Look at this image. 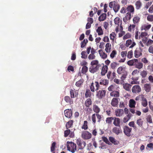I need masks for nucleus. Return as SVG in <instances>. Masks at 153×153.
<instances>
[{
	"label": "nucleus",
	"mask_w": 153,
	"mask_h": 153,
	"mask_svg": "<svg viewBox=\"0 0 153 153\" xmlns=\"http://www.w3.org/2000/svg\"><path fill=\"white\" fill-rule=\"evenodd\" d=\"M68 150L72 153H74L76 150V144L72 142L68 141L66 144Z\"/></svg>",
	"instance_id": "obj_1"
},
{
	"label": "nucleus",
	"mask_w": 153,
	"mask_h": 153,
	"mask_svg": "<svg viewBox=\"0 0 153 153\" xmlns=\"http://www.w3.org/2000/svg\"><path fill=\"white\" fill-rule=\"evenodd\" d=\"M136 45V43L133 39L127 40L126 41L125 44V45L126 47H129L130 48H132Z\"/></svg>",
	"instance_id": "obj_2"
},
{
	"label": "nucleus",
	"mask_w": 153,
	"mask_h": 153,
	"mask_svg": "<svg viewBox=\"0 0 153 153\" xmlns=\"http://www.w3.org/2000/svg\"><path fill=\"white\" fill-rule=\"evenodd\" d=\"M99 87V83L95 82L94 83L92 82L90 86V89L91 91L94 92L95 91L98 90Z\"/></svg>",
	"instance_id": "obj_3"
},
{
	"label": "nucleus",
	"mask_w": 153,
	"mask_h": 153,
	"mask_svg": "<svg viewBox=\"0 0 153 153\" xmlns=\"http://www.w3.org/2000/svg\"><path fill=\"white\" fill-rule=\"evenodd\" d=\"M91 134L87 131H84L82 133L81 137L84 140H88L91 137Z\"/></svg>",
	"instance_id": "obj_4"
},
{
	"label": "nucleus",
	"mask_w": 153,
	"mask_h": 153,
	"mask_svg": "<svg viewBox=\"0 0 153 153\" xmlns=\"http://www.w3.org/2000/svg\"><path fill=\"white\" fill-rule=\"evenodd\" d=\"M76 143L78 145L79 149H83L86 146V143L85 141H82L80 138L77 139L76 141Z\"/></svg>",
	"instance_id": "obj_5"
},
{
	"label": "nucleus",
	"mask_w": 153,
	"mask_h": 153,
	"mask_svg": "<svg viewBox=\"0 0 153 153\" xmlns=\"http://www.w3.org/2000/svg\"><path fill=\"white\" fill-rule=\"evenodd\" d=\"M105 90H101L97 92L96 96L99 99H101L105 97Z\"/></svg>",
	"instance_id": "obj_6"
},
{
	"label": "nucleus",
	"mask_w": 153,
	"mask_h": 153,
	"mask_svg": "<svg viewBox=\"0 0 153 153\" xmlns=\"http://www.w3.org/2000/svg\"><path fill=\"white\" fill-rule=\"evenodd\" d=\"M131 91L133 94H137L141 91V88L139 85H135L132 87Z\"/></svg>",
	"instance_id": "obj_7"
},
{
	"label": "nucleus",
	"mask_w": 153,
	"mask_h": 153,
	"mask_svg": "<svg viewBox=\"0 0 153 153\" xmlns=\"http://www.w3.org/2000/svg\"><path fill=\"white\" fill-rule=\"evenodd\" d=\"M142 50L139 47L138 48H136L134 51V56L136 58H138L142 55Z\"/></svg>",
	"instance_id": "obj_8"
},
{
	"label": "nucleus",
	"mask_w": 153,
	"mask_h": 153,
	"mask_svg": "<svg viewBox=\"0 0 153 153\" xmlns=\"http://www.w3.org/2000/svg\"><path fill=\"white\" fill-rule=\"evenodd\" d=\"M101 65L91 66L89 68L90 71L92 73H94L98 71L100 68Z\"/></svg>",
	"instance_id": "obj_9"
},
{
	"label": "nucleus",
	"mask_w": 153,
	"mask_h": 153,
	"mask_svg": "<svg viewBox=\"0 0 153 153\" xmlns=\"http://www.w3.org/2000/svg\"><path fill=\"white\" fill-rule=\"evenodd\" d=\"M131 128H129L128 126H126L124 128V133L127 136L129 137L131 135Z\"/></svg>",
	"instance_id": "obj_10"
},
{
	"label": "nucleus",
	"mask_w": 153,
	"mask_h": 153,
	"mask_svg": "<svg viewBox=\"0 0 153 153\" xmlns=\"http://www.w3.org/2000/svg\"><path fill=\"white\" fill-rule=\"evenodd\" d=\"M115 113L117 117L122 116L124 114V111L122 109H117L115 110Z\"/></svg>",
	"instance_id": "obj_11"
},
{
	"label": "nucleus",
	"mask_w": 153,
	"mask_h": 153,
	"mask_svg": "<svg viewBox=\"0 0 153 153\" xmlns=\"http://www.w3.org/2000/svg\"><path fill=\"white\" fill-rule=\"evenodd\" d=\"M64 114L65 116L68 118H70L72 115L71 109H67L65 110Z\"/></svg>",
	"instance_id": "obj_12"
},
{
	"label": "nucleus",
	"mask_w": 153,
	"mask_h": 153,
	"mask_svg": "<svg viewBox=\"0 0 153 153\" xmlns=\"http://www.w3.org/2000/svg\"><path fill=\"white\" fill-rule=\"evenodd\" d=\"M113 124L116 126L120 127V120L118 118H114Z\"/></svg>",
	"instance_id": "obj_13"
},
{
	"label": "nucleus",
	"mask_w": 153,
	"mask_h": 153,
	"mask_svg": "<svg viewBox=\"0 0 153 153\" xmlns=\"http://www.w3.org/2000/svg\"><path fill=\"white\" fill-rule=\"evenodd\" d=\"M134 66L135 68L140 69L143 68V64L142 63L138 62V59H137V60L134 64Z\"/></svg>",
	"instance_id": "obj_14"
},
{
	"label": "nucleus",
	"mask_w": 153,
	"mask_h": 153,
	"mask_svg": "<svg viewBox=\"0 0 153 153\" xmlns=\"http://www.w3.org/2000/svg\"><path fill=\"white\" fill-rule=\"evenodd\" d=\"M144 90L146 92H149L151 90V85L150 84H146L144 85Z\"/></svg>",
	"instance_id": "obj_15"
},
{
	"label": "nucleus",
	"mask_w": 153,
	"mask_h": 153,
	"mask_svg": "<svg viewBox=\"0 0 153 153\" xmlns=\"http://www.w3.org/2000/svg\"><path fill=\"white\" fill-rule=\"evenodd\" d=\"M151 27V25L150 24H144L141 27V30H143L146 31L149 30Z\"/></svg>",
	"instance_id": "obj_16"
},
{
	"label": "nucleus",
	"mask_w": 153,
	"mask_h": 153,
	"mask_svg": "<svg viewBox=\"0 0 153 153\" xmlns=\"http://www.w3.org/2000/svg\"><path fill=\"white\" fill-rule=\"evenodd\" d=\"M132 115L130 113H129L126 116L124 117L123 119V122L124 123H126L130 119Z\"/></svg>",
	"instance_id": "obj_17"
},
{
	"label": "nucleus",
	"mask_w": 153,
	"mask_h": 153,
	"mask_svg": "<svg viewBox=\"0 0 153 153\" xmlns=\"http://www.w3.org/2000/svg\"><path fill=\"white\" fill-rule=\"evenodd\" d=\"M131 85L129 84L126 83L123 85V88L126 90L130 91Z\"/></svg>",
	"instance_id": "obj_18"
},
{
	"label": "nucleus",
	"mask_w": 153,
	"mask_h": 153,
	"mask_svg": "<svg viewBox=\"0 0 153 153\" xmlns=\"http://www.w3.org/2000/svg\"><path fill=\"white\" fill-rule=\"evenodd\" d=\"M136 103V102L133 99H130L129 101V106L131 108H135Z\"/></svg>",
	"instance_id": "obj_19"
},
{
	"label": "nucleus",
	"mask_w": 153,
	"mask_h": 153,
	"mask_svg": "<svg viewBox=\"0 0 153 153\" xmlns=\"http://www.w3.org/2000/svg\"><path fill=\"white\" fill-rule=\"evenodd\" d=\"M108 67L107 65H104L102 68L101 74L102 75H104L107 73L108 71Z\"/></svg>",
	"instance_id": "obj_20"
},
{
	"label": "nucleus",
	"mask_w": 153,
	"mask_h": 153,
	"mask_svg": "<svg viewBox=\"0 0 153 153\" xmlns=\"http://www.w3.org/2000/svg\"><path fill=\"white\" fill-rule=\"evenodd\" d=\"M111 45L109 43L106 44L105 46V51L107 53H109L111 49Z\"/></svg>",
	"instance_id": "obj_21"
},
{
	"label": "nucleus",
	"mask_w": 153,
	"mask_h": 153,
	"mask_svg": "<svg viewBox=\"0 0 153 153\" xmlns=\"http://www.w3.org/2000/svg\"><path fill=\"white\" fill-rule=\"evenodd\" d=\"M117 128V127H114L112 129V131L115 133L116 134L118 135L121 131L120 128Z\"/></svg>",
	"instance_id": "obj_22"
},
{
	"label": "nucleus",
	"mask_w": 153,
	"mask_h": 153,
	"mask_svg": "<svg viewBox=\"0 0 153 153\" xmlns=\"http://www.w3.org/2000/svg\"><path fill=\"white\" fill-rule=\"evenodd\" d=\"M109 140L113 144L115 145L118 144L119 142L113 137H109Z\"/></svg>",
	"instance_id": "obj_23"
},
{
	"label": "nucleus",
	"mask_w": 153,
	"mask_h": 153,
	"mask_svg": "<svg viewBox=\"0 0 153 153\" xmlns=\"http://www.w3.org/2000/svg\"><path fill=\"white\" fill-rule=\"evenodd\" d=\"M98 52L100 56L102 58L105 59L107 57V54L104 52H103L102 50H99Z\"/></svg>",
	"instance_id": "obj_24"
},
{
	"label": "nucleus",
	"mask_w": 153,
	"mask_h": 153,
	"mask_svg": "<svg viewBox=\"0 0 153 153\" xmlns=\"http://www.w3.org/2000/svg\"><path fill=\"white\" fill-rule=\"evenodd\" d=\"M141 105H142L144 107H146L148 105V102L147 100L145 97L144 96L141 100Z\"/></svg>",
	"instance_id": "obj_25"
},
{
	"label": "nucleus",
	"mask_w": 153,
	"mask_h": 153,
	"mask_svg": "<svg viewBox=\"0 0 153 153\" xmlns=\"http://www.w3.org/2000/svg\"><path fill=\"white\" fill-rule=\"evenodd\" d=\"M118 104V99L115 98H113L111 100V105L114 107H116Z\"/></svg>",
	"instance_id": "obj_26"
},
{
	"label": "nucleus",
	"mask_w": 153,
	"mask_h": 153,
	"mask_svg": "<svg viewBox=\"0 0 153 153\" xmlns=\"http://www.w3.org/2000/svg\"><path fill=\"white\" fill-rule=\"evenodd\" d=\"M110 95L111 97H118L120 96L119 92L117 91H113L111 92Z\"/></svg>",
	"instance_id": "obj_27"
},
{
	"label": "nucleus",
	"mask_w": 153,
	"mask_h": 153,
	"mask_svg": "<svg viewBox=\"0 0 153 153\" xmlns=\"http://www.w3.org/2000/svg\"><path fill=\"white\" fill-rule=\"evenodd\" d=\"M137 60V59H134L128 61L127 63L128 65L129 66H134V64Z\"/></svg>",
	"instance_id": "obj_28"
},
{
	"label": "nucleus",
	"mask_w": 153,
	"mask_h": 153,
	"mask_svg": "<svg viewBox=\"0 0 153 153\" xmlns=\"http://www.w3.org/2000/svg\"><path fill=\"white\" fill-rule=\"evenodd\" d=\"M106 14L105 13H103L99 17L98 19L100 21H103L106 19Z\"/></svg>",
	"instance_id": "obj_29"
},
{
	"label": "nucleus",
	"mask_w": 153,
	"mask_h": 153,
	"mask_svg": "<svg viewBox=\"0 0 153 153\" xmlns=\"http://www.w3.org/2000/svg\"><path fill=\"white\" fill-rule=\"evenodd\" d=\"M125 67L123 66L119 67L117 70V72L119 74H120L123 73L125 70Z\"/></svg>",
	"instance_id": "obj_30"
},
{
	"label": "nucleus",
	"mask_w": 153,
	"mask_h": 153,
	"mask_svg": "<svg viewBox=\"0 0 153 153\" xmlns=\"http://www.w3.org/2000/svg\"><path fill=\"white\" fill-rule=\"evenodd\" d=\"M119 65V64L116 62H113L110 65L111 68L113 69H115Z\"/></svg>",
	"instance_id": "obj_31"
},
{
	"label": "nucleus",
	"mask_w": 153,
	"mask_h": 153,
	"mask_svg": "<svg viewBox=\"0 0 153 153\" xmlns=\"http://www.w3.org/2000/svg\"><path fill=\"white\" fill-rule=\"evenodd\" d=\"M108 80L107 79H101L100 81V85H108Z\"/></svg>",
	"instance_id": "obj_32"
},
{
	"label": "nucleus",
	"mask_w": 153,
	"mask_h": 153,
	"mask_svg": "<svg viewBox=\"0 0 153 153\" xmlns=\"http://www.w3.org/2000/svg\"><path fill=\"white\" fill-rule=\"evenodd\" d=\"M131 79L133 80L131 82V84H139V82L135 81H137L138 79V78L132 77Z\"/></svg>",
	"instance_id": "obj_33"
},
{
	"label": "nucleus",
	"mask_w": 153,
	"mask_h": 153,
	"mask_svg": "<svg viewBox=\"0 0 153 153\" xmlns=\"http://www.w3.org/2000/svg\"><path fill=\"white\" fill-rule=\"evenodd\" d=\"M96 32L98 33V35H102L103 32L101 27H99L96 30Z\"/></svg>",
	"instance_id": "obj_34"
},
{
	"label": "nucleus",
	"mask_w": 153,
	"mask_h": 153,
	"mask_svg": "<svg viewBox=\"0 0 153 153\" xmlns=\"http://www.w3.org/2000/svg\"><path fill=\"white\" fill-rule=\"evenodd\" d=\"M126 9L127 11L129 12L130 13H133L134 12V7L131 5L128 6Z\"/></svg>",
	"instance_id": "obj_35"
},
{
	"label": "nucleus",
	"mask_w": 153,
	"mask_h": 153,
	"mask_svg": "<svg viewBox=\"0 0 153 153\" xmlns=\"http://www.w3.org/2000/svg\"><path fill=\"white\" fill-rule=\"evenodd\" d=\"M114 22L115 24L117 25H118L120 24H122L121 21L120 19L118 17H116L114 20Z\"/></svg>",
	"instance_id": "obj_36"
},
{
	"label": "nucleus",
	"mask_w": 153,
	"mask_h": 153,
	"mask_svg": "<svg viewBox=\"0 0 153 153\" xmlns=\"http://www.w3.org/2000/svg\"><path fill=\"white\" fill-rule=\"evenodd\" d=\"M93 109L94 111L97 113H99L100 111V109L99 108L98 106L96 105H93Z\"/></svg>",
	"instance_id": "obj_37"
},
{
	"label": "nucleus",
	"mask_w": 153,
	"mask_h": 153,
	"mask_svg": "<svg viewBox=\"0 0 153 153\" xmlns=\"http://www.w3.org/2000/svg\"><path fill=\"white\" fill-rule=\"evenodd\" d=\"M147 72L145 70L141 71L140 72V75L143 78H145L147 75Z\"/></svg>",
	"instance_id": "obj_38"
},
{
	"label": "nucleus",
	"mask_w": 153,
	"mask_h": 153,
	"mask_svg": "<svg viewBox=\"0 0 153 153\" xmlns=\"http://www.w3.org/2000/svg\"><path fill=\"white\" fill-rule=\"evenodd\" d=\"M92 104V102L90 99H88L85 101V104L86 106L89 107Z\"/></svg>",
	"instance_id": "obj_39"
},
{
	"label": "nucleus",
	"mask_w": 153,
	"mask_h": 153,
	"mask_svg": "<svg viewBox=\"0 0 153 153\" xmlns=\"http://www.w3.org/2000/svg\"><path fill=\"white\" fill-rule=\"evenodd\" d=\"M115 5L113 9L115 13H117L119 10L120 6L117 2Z\"/></svg>",
	"instance_id": "obj_40"
},
{
	"label": "nucleus",
	"mask_w": 153,
	"mask_h": 153,
	"mask_svg": "<svg viewBox=\"0 0 153 153\" xmlns=\"http://www.w3.org/2000/svg\"><path fill=\"white\" fill-rule=\"evenodd\" d=\"M143 123V121L142 119L140 118L137 120L136 123L139 127H141L142 126Z\"/></svg>",
	"instance_id": "obj_41"
},
{
	"label": "nucleus",
	"mask_w": 153,
	"mask_h": 153,
	"mask_svg": "<svg viewBox=\"0 0 153 153\" xmlns=\"http://www.w3.org/2000/svg\"><path fill=\"white\" fill-rule=\"evenodd\" d=\"M88 40L87 39H84L83 41L81 42V48H84L86 44L88 43Z\"/></svg>",
	"instance_id": "obj_42"
},
{
	"label": "nucleus",
	"mask_w": 153,
	"mask_h": 153,
	"mask_svg": "<svg viewBox=\"0 0 153 153\" xmlns=\"http://www.w3.org/2000/svg\"><path fill=\"white\" fill-rule=\"evenodd\" d=\"M65 101L69 103L70 104H71L73 103V101H71L68 96H66L65 97Z\"/></svg>",
	"instance_id": "obj_43"
},
{
	"label": "nucleus",
	"mask_w": 153,
	"mask_h": 153,
	"mask_svg": "<svg viewBox=\"0 0 153 153\" xmlns=\"http://www.w3.org/2000/svg\"><path fill=\"white\" fill-rule=\"evenodd\" d=\"M153 44V40L149 39L146 43V45L147 46H149L150 45H152Z\"/></svg>",
	"instance_id": "obj_44"
},
{
	"label": "nucleus",
	"mask_w": 153,
	"mask_h": 153,
	"mask_svg": "<svg viewBox=\"0 0 153 153\" xmlns=\"http://www.w3.org/2000/svg\"><path fill=\"white\" fill-rule=\"evenodd\" d=\"M135 6L136 9H139L141 6V3L140 1H137L135 3Z\"/></svg>",
	"instance_id": "obj_45"
},
{
	"label": "nucleus",
	"mask_w": 153,
	"mask_h": 153,
	"mask_svg": "<svg viewBox=\"0 0 153 153\" xmlns=\"http://www.w3.org/2000/svg\"><path fill=\"white\" fill-rule=\"evenodd\" d=\"M116 34L114 32H112L110 35V38L111 40L114 41L116 37Z\"/></svg>",
	"instance_id": "obj_46"
},
{
	"label": "nucleus",
	"mask_w": 153,
	"mask_h": 153,
	"mask_svg": "<svg viewBox=\"0 0 153 153\" xmlns=\"http://www.w3.org/2000/svg\"><path fill=\"white\" fill-rule=\"evenodd\" d=\"M73 124V121L72 120L69 121L66 123V126L67 128H70Z\"/></svg>",
	"instance_id": "obj_47"
},
{
	"label": "nucleus",
	"mask_w": 153,
	"mask_h": 153,
	"mask_svg": "<svg viewBox=\"0 0 153 153\" xmlns=\"http://www.w3.org/2000/svg\"><path fill=\"white\" fill-rule=\"evenodd\" d=\"M140 19L139 17L138 16L134 17L133 19V22L134 24H137L138 22Z\"/></svg>",
	"instance_id": "obj_48"
},
{
	"label": "nucleus",
	"mask_w": 153,
	"mask_h": 153,
	"mask_svg": "<svg viewBox=\"0 0 153 153\" xmlns=\"http://www.w3.org/2000/svg\"><path fill=\"white\" fill-rule=\"evenodd\" d=\"M114 120V117H107L106 120V123L110 124L112 120Z\"/></svg>",
	"instance_id": "obj_49"
},
{
	"label": "nucleus",
	"mask_w": 153,
	"mask_h": 153,
	"mask_svg": "<svg viewBox=\"0 0 153 153\" xmlns=\"http://www.w3.org/2000/svg\"><path fill=\"white\" fill-rule=\"evenodd\" d=\"M147 20L150 22H153V15H148L147 17Z\"/></svg>",
	"instance_id": "obj_50"
},
{
	"label": "nucleus",
	"mask_w": 153,
	"mask_h": 153,
	"mask_svg": "<svg viewBox=\"0 0 153 153\" xmlns=\"http://www.w3.org/2000/svg\"><path fill=\"white\" fill-rule=\"evenodd\" d=\"M88 122L87 121H85L82 127V128L84 130L87 129L88 128L87 126Z\"/></svg>",
	"instance_id": "obj_51"
},
{
	"label": "nucleus",
	"mask_w": 153,
	"mask_h": 153,
	"mask_svg": "<svg viewBox=\"0 0 153 153\" xmlns=\"http://www.w3.org/2000/svg\"><path fill=\"white\" fill-rule=\"evenodd\" d=\"M133 55V51L132 50H131L128 52L127 57L128 58L131 59Z\"/></svg>",
	"instance_id": "obj_52"
},
{
	"label": "nucleus",
	"mask_w": 153,
	"mask_h": 153,
	"mask_svg": "<svg viewBox=\"0 0 153 153\" xmlns=\"http://www.w3.org/2000/svg\"><path fill=\"white\" fill-rule=\"evenodd\" d=\"M116 3L117 2L115 1H113L110 2L109 4V7L111 8H113L114 7Z\"/></svg>",
	"instance_id": "obj_53"
},
{
	"label": "nucleus",
	"mask_w": 153,
	"mask_h": 153,
	"mask_svg": "<svg viewBox=\"0 0 153 153\" xmlns=\"http://www.w3.org/2000/svg\"><path fill=\"white\" fill-rule=\"evenodd\" d=\"M91 66L100 65L99 63L98 62L97 60H94L92 61L91 62Z\"/></svg>",
	"instance_id": "obj_54"
},
{
	"label": "nucleus",
	"mask_w": 153,
	"mask_h": 153,
	"mask_svg": "<svg viewBox=\"0 0 153 153\" xmlns=\"http://www.w3.org/2000/svg\"><path fill=\"white\" fill-rule=\"evenodd\" d=\"M91 96V93L89 90H87L85 93V97L86 98L90 97Z\"/></svg>",
	"instance_id": "obj_55"
},
{
	"label": "nucleus",
	"mask_w": 153,
	"mask_h": 153,
	"mask_svg": "<svg viewBox=\"0 0 153 153\" xmlns=\"http://www.w3.org/2000/svg\"><path fill=\"white\" fill-rule=\"evenodd\" d=\"M88 68L86 66H84L82 68V72L83 74L85 73L87 71Z\"/></svg>",
	"instance_id": "obj_56"
},
{
	"label": "nucleus",
	"mask_w": 153,
	"mask_h": 153,
	"mask_svg": "<svg viewBox=\"0 0 153 153\" xmlns=\"http://www.w3.org/2000/svg\"><path fill=\"white\" fill-rule=\"evenodd\" d=\"M83 80L80 79L76 82V85L78 87H79L83 83Z\"/></svg>",
	"instance_id": "obj_57"
},
{
	"label": "nucleus",
	"mask_w": 153,
	"mask_h": 153,
	"mask_svg": "<svg viewBox=\"0 0 153 153\" xmlns=\"http://www.w3.org/2000/svg\"><path fill=\"white\" fill-rule=\"evenodd\" d=\"M116 54L117 52L115 50L112 51L110 55L111 58L112 59L113 58L115 57Z\"/></svg>",
	"instance_id": "obj_58"
},
{
	"label": "nucleus",
	"mask_w": 153,
	"mask_h": 153,
	"mask_svg": "<svg viewBox=\"0 0 153 153\" xmlns=\"http://www.w3.org/2000/svg\"><path fill=\"white\" fill-rule=\"evenodd\" d=\"M148 51L150 53L153 54V45L149 46L148 48Z\"/></svg>",
	"instance_id": "obj_59"
},
{
	"label": "nucleus",
	"mask_w": 153,
	"mask_h": 153,
	"mask_svg": "<svg viewBox=\"0 0 153 153\" xmlns=\"http://www.w3.org/2000/svg\"><path fill=\"white\" fill-rule=\"evenodd\" d=\"M82 55L81 57L82 58L86 59L87 57V55L86 54L85 51H83L81 53Z\"/></svg>",
	"instance_id": "obj_60"
},
{
	"label": "nucleus",
	"mask_w": 153,
	"mask_h": 153,
	"mask_svg": "<svg viewBox=\"0 0 153 153\" xmlns=\"http://www.w3.org/2000/svg\"><path fill=\"white\" fill-rule=\"evenodd\" d=\"M148 33L146 32H142L141 33L140 37L143 38L146 37L148 35Z\"/></svg>",
	"instance_id": "obj_61"
},
{
	"label": "nucleus",
	"mask_w": 153,
	"mask_h": 153,
	"mask_svg": "<svg viewBox=\"0 0 153 153\" xmlns=\"http://www.w3.org/2000/svg\"><path fill=\"white\" fill-rule=\"evenodd\" d=\"M70 130L69 129H68L65 131L64 132L65 137H67L70 133Z\"/></svg>",
	"instance_id": "obj_62"
},
{
	"label": "nucleus",
	"mask_w": 153,
	"mask_h": 153,
	"mask_svg": "<svg viewBox=\"0 0 153 153\" xmlns=\"http://www.w3.org/2000/svg\"><path fill=\"white\" fill-rule=\"evenodd\" d=\"M55 145L56 143L55 142H53L52 143L51 149V152H52L55 150Z\"/></svg>",
	"instance_id": "obj_63"
},
{
	"label": "nucleus",
	"mask_w": 153,
	"mask_h": 153,
	"mask_svg": "<svg viewBox=\"0 0 153 153\" xmlns=\"http://www.w3.org/2000/svg\"><path fill=\"white\" fill-rule=\"evenodd\" d=\"M115 89V87L113 85H111L108 88V89L109 91H112Z\"/></svg>",
	"instance_id": "obj_64"
}]
</instances>
